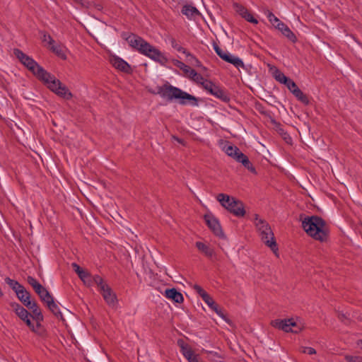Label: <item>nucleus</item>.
Listing matches in <instances>:
<instances>
[{
    "mask_svg": "<svg viewBox=\"0 0 362 362\" xmlns=\"http://www.w3.org/2000/svg\"><path fill=\"white\" fill-rule=\"evenodd\" d=\"M153 94H158L161 98L171 101L174 99L180 100V104L182 105H191L192 106H198V99L187 93L183 91L179 88L175 87L168 83L161 86H157L156 91H151Z\"/></svg>",
    "mask_w": 362,
    "mask_h": 362,
    "instance_id": "1",
    "label": "nucleus"
},
{
    "mask_svg": "<svg viewBox=\"0 0 362 362\" xmlns=\"http://www.w3.org/2000/svg\"><path fill=\"white\" fill-rule=\"evenodd\" d=\"M302 228L309 236L316 240L325 242L327 240L326 223L318 216H305L302 220Z\"/></svg>",
    "mask_w": 362,
    "mask_h": 362,
    "instance_id": "2",
    "label": "nucleus"
},
{
    "mask_svg": "<svg viewBox=\"0 0 362 362\" xmlns=\"http://www.w3.org/2000/svg\"><path fill=\"white\" fill-rule=\"evenodd\" d=\"M255 221L262 242L270 247L274 253H276L278 247L269 224L265 220L259 218L257 214L255 215Z\"/></svg>",
    "mask_w": 362,
    "mask_h": 362,
    "instance_id": "3",
    "label": "nucleus"
},
{
    "mask_svg": "<svg viewBox=\"0 0 362 362\" xmlns=\"http://www.w3.org/2000/svg\"><path fill=\"white\" fill-rule=\"evenodd\" d=\"M13 54L39 80L42 81L45 76H49V72L39 65L33 58L23 53L19 49H14Z\"/></svg>",
    "mask_w": 362,
    "mask_h": 362,
    "instance_id": "4",
    "label": "nucleus"
},
{
    "mask_svg": "<svg viewBox=\"0 0 362 362\" xmlns=\"http://www.w3.org/2000/svg\"><path fill=\"white\" fill-rule=\"evenodd\" d=\"M217 201L230 213L237 217H243L245 214L243 203L228 194L221 193L216 196Z\"/></svg>",
    "mask_w": 362,
    "mask_h": 362,
    "instance_id": "5",
    "label": "nucleus"
},
{
    "mask_svg": "<svg viewBox=\"0 0 362 362\" xmlns=\"http://www.w3.org/2000/svg\"><path fill=\"white\" fill-rule=\"evenodd\" d=\"M42 81L50 90L55 93L57 95L66 100H69L72 98V93L67 87L63 85L59 80L57 79L55 76L50 73H49V76H45Z\"/></svg>",
    "mask_w": 362,
    "mask_h": 362,
    "instance_id": "6",
    "label": "nucleus"
},
{
    "mask_svg": "<svg viewBox=\"0 0 362 362\" xmlns=\"http://www.w3.org/2000/svg\"><path fill=\"white\" fill-rule=\"evenodd\" d=\"M121 37L127 42L130 47L136 49L142 54L145 55L147 49L151 47V45L148 42L136 34L124 32L122 33Z\"/></svg>",
    "mask_w": 362,
    "mask_h": 362,
    "instance_id": "7",
    "label": "nucleus"
},
{
    "mask_svg": "<svg viewBox=\"0 0 362 362\" xmlns=\"http://www.w3.org/2000/svg\"><path fill=\"white\" fill-rule=\"evenodd\" d=\"M271 325L280 330L285 332L298 333L301 330V327L298 325L293 318L288 319H276L271 322Z\"/></svg>",
    "mask_w": 362,
    "mask_h": 362,
    "instance_id": "8",
    "label": "nucleus"
},
{
    "mask_svg": "<svg viewBox=\"0 0 362 362\" xmlns=\"http://www.w3.org/2000/svg\"><path fill=\"white\" fill-rule=\"evenodd\" d=\"M214 49L215 50L217 55L224 60L225 62L232 64L238 70L243 69L247 70L246 66L241 59L238 57L233 56L228 52L223 51L216 43L213 44Z\"/></svg>",
    "mask_w": 362,
    "mask_h": 362,
    "instance_id": "9",
    "label": "nucleus"
},
{
    "mask_svg": "<svg viewBox=\"0 0 362 362\" xmlns=\"http://www.w3.org/2000/svg\"><path fill=\"white\" fill-rule=\"evenodd\" d=\"M273 76L278 82L284 84L292 93L298 88L296 83L292 79L286 76L280 70L276 69Z\"/></svg>",
    "mask_w": 362,
    "mask_h": 362,
    "instance_id": "10",
    "label": "nucleus"
},
{
    "mask_svg": "<svg viewBox=\"0 0 362 362\" xmlns=\"http://www.w3.org/2000/svg\"><path fill=\"white\" fill-rule=\"evenodd\" d=\"M204 220L211 231L218 237H224L223 232L218 221L211 214H206Z\"/></svg>",
    "mask_w": 362,
    "mask_h": 362,
    "instance_id": "11",
    "label": "nucleus"
},
{
    "mask_svg": "<svg viewBox=\"0 0 362 362\" xmlns=\"http://www.w3.org/2000/svg\"><path fill=\"white\" fill-rule=\"evenodd\" d=\"M145 55L163 66H165L168 61V58L160 50L152 45L147 49Z\"/></svg>",
    "mask_w": 362,
    "mask_h": 362,
    "instance_id": "12",
    "label": "nucleus"
},
{
    "mask_svg": "<svg viewBox=\"0 0 362 362\" xmlns=\"http://www.w3.org/2000/svg\"><path fill=\"white\" fill-rule=\"evenodd\" d=\"M104 300L110 306H115L117 303V297L112 288L108 286H103L100 290Z\"/></svg>",
    "mask_w": 362,
    "mask_h": 362,
    "instance_id": "13",
    "label": "nucleus"
},
{
    "mask_svg": "<svg viewBox=\"0 0 362 362\" xmlns=\"http://www.w3.org/2000/svg\"><path fill=\"white\" fill-rule=\"evenodd\" d=\"M111 63L115 68L124 73L129 74L132 71L130 65L119 57L114 56L111 59Z\"/></svg>",
    "mask_w": 362,
    "mask_h": 362,
    "instance_id": "14",
    "label": "nucleus"
},
{
    "mask_svg": "<svg viewBox=\"0 0 362 362\" xmlns=\"http://www.w3.org/2000/svg\"><path fill=\"white\" fill-rule=\"evenodd\" d=\"M275 28L278 29L282 35L286 37L290 41L295 42L297 40L296 36L291 30V29L283 22L279 23L275 25Z\"/></svg>",
    "mask_w": 362,
    "mask_h": 362,
    "instance_id": "15",
    "label": "nucleus"
},
{
    "mask_svg": "<svg viewBox=\"0 0 362 362\" xmlns=\"http://www.w3.org/2000/svg\"><path fill=\"white\" fill-rule=\"evenodd\" d=\"M165 296L167 298L172 300L175 303H181L184 300L182 294L176 288H168L165 291Z\"/></svg>",
    "mask_w": 362,
    "mask_h": 362,
    "instance_id": "16",
    "label": "nucleus"
},
{
    "mask_svg": "<svg viewBox=\"0 0 362 362\" xmlns=\"http://www.w3.org/2000/svg\"><path fill=\"white\" fill-rule=\"evenodd\" d=\"M210 94L220 99L223 102L228 103L230 101V96L228 94V93L225 90H223V88L216 85L213 88V92L211 91Z\"/></svg>",
    "mask_w": 362,
    "mask_h": 362,
    "instance_id": "17",
    "label": "nucleus"
},
{
    "mask_svg": "<svg viewBox=\"0 0 362 362\" xmlns=\"http://www.w3.org/2000/svg\"><path fill=\"white\" fill-rule=\"evenodd\" d=\"M10 305L21 320H25L28 317V315L30 314L26 309L17 303H11Z\"/></svg>",
    "mask_w": 362,
    "mask_h": 362,
    "instance_id": "18",
    "label": "nucleus"
},
{
    "mask_svg": "<svg viewBox=\"0 0 362 362\" xmlns=\"http://www.w3.org/2000/svg\"><path fill=\"white\" fill-rule=\"evenodd\" d=\"M47 306L48 307L49 310L59 319L62 320H64L63 317V315L61 313L59 306L57 304L54 302V298H52L48 303H46Z\"/></svg>",
    "mask_w": 362,
    "mask_h": 362,
    "instance_id": "19",
    "label": "nucleus"
},
{
    "mask_svg": "<svg viewBox=\"0 0 362 362\" xmlns=\"http://www.w3.org/2000/svg\"><path fill=\"white\" fill-rule=\"evenodd\" d=\"M182 13L185 15L188 18L192 19L195 16L199 14L198 9L191 5H185L182 8Z\"/></svg>",
    "mask_w": 362,
    "mask_h": 362,
    "instance_id": "20",
    "label": "nucleus"
},
{
    "mask_svg": "<svg viewBox=\"0 0 362 362\" xmlns=\"http://www.w3.org/2000/svg\"><path fill=\"white\" fill-rule=\"evenodd\" d=\"M49 49L61 59H66V51L62 45L54 43Z\"/></svg>",
    "mask_w": 362,
    "mask_h": 362,
    "instance_id": "21",
    "label": "nucleus"
},
{
    "mask_svg": "<svg viewBox=\"0 0 362 362\" xmlns=\"http://www.w3.org/2000/svg\"><path fill=\"white\" fill-rule=\"evenodd\" d=\"M196 247L208 257H212L214 255V250L202 242H197Z\"/></svg>",
    "mask_w": 362,
    "mask_h": 362,
    "instance_id": "22",
    "label": "nucleus"
},
{
    "mask_svg": "<svg viewBox=\"0 0 362 362\" xmlns=\"http://www.w3.org/2000/svg\"><path fill=\"white\" fill-rule=\"evenodd\" d=\"M240 158V159L238 163H242V165L252 173H257L255 168L253 166L246 155L244 154L243 156H241Z\"/></svg>",
    "mask_w": 362,
    "mask_h": 362,
    "instance_id": "23",
    "label": "nucleus"
},
{
    "mask_svg": "<svg viewBox=\"0 0 362 362\" xmlns=\"http://www.w3.org/2000/svg\"><path fill=\"white\" fill-rule=\"evenodd\" d=\"M173 63L175 66L182 70L185 74L188 76L189 77L192 74V71L194 70L193 69H191L189 66L184 64L182 62L179 61L177 59H173Z\"/></svg>",
    "mask_w": 362,
    "mask_h": 362,
    "instance_id": "24",
    "label": "nucleus"
},
{
    "mask_svg": "<svg viewBox=\"0 0 362 362\" xmlns=\"http://www.w3.org/2000/svg\"><path fill=\"white\" fill-rule=\"evenodd\" d=\"M72 267L82 281H85L86 279L91 277L89 273L81 269L76 263H73Z\"/></svg>",
    "mask_w": 362,
    "mask_h": 362,
    "instance_id": "25",
    "label": "nucleus"
},
{
    "mask_svg": "<svg viewBox=\"0 0 362 362\" xmlns=\"http://www.w3.org/2000/svg\"><path fill=\"white\" fill-rule=\"evenodd\" d=\"M293 95L302 103L305 105H308L310 103V100L308 97L303 93V91L298 88L293 93Z\"/></svg>",
    "mask_w": 362,
    "mask_h": 362,
    "instance_id": "26",
    "label": "nucleus"
},
{
    "mask_svg": "<svg viewBox=\"0 0 362 362\" xmlns=\"http://www.w3.org/2000/svg\"><path fill=\"white\" fill-rule=\"evenodd\" d=\"M27 282L33 288L35 293H40V290L42 289L43 286L40 284L34 277L33 276H28L27 278Z\"/></svg>",
    "mask_w": 362,
    "mask_h": 362,
    "instance_id": "27",
    "label": "nucleus"
},
{
    "mask_svg": "<svg viewBox=\"0 0 362 362\" xmlns=\"http://www.w3.org/2000/svg\"><path fill=\"white\" fill-rule=\"evenodd\" d=\"M5 282L11 288V289L15 291L16 293L21 288L23 287V285L19 284L17 281L10 279L9 277H6L5 279Z\"/></svg>",
    "mask_w": 362,
    "mask_h": 362,
    "instance_id": "28",
    "label": "nucleus"
},
{
    "mask_svg": "<svg viewBox=\"0 0 362 362\" xmlns=\"http://www.w3.org/2000/svg\"><path fill=\"white\" fill-rule=\"evenodd\" d=\"M31 317L36 322V327H41L40 322L43 321L44 317L40 308L32 312Z\"/></svg>",
    "mask_w": 362,
    "mask_h": 362,
    "instance_id": "29",
    "label": "nucleus"
},
{
    "mask_svg": "<svg viewBox=\"0 0 362 362\" xmlns=\"http://www.w3.org/2000/svg\"><path fill=\"white\" fill-rule=\"evenodd\" d=\"M40 300L45 303V304L48 303L52 298H53L52 296L50 293L43 286L42 289L40 290V293H37Z\"/></svg>",
    "mask_w": 362,
    "mask_h": 362,
    "instance_id": "30",
    "label": "nucleus"
},
{
    "mask_svg": "<svg viewBox=\"0 0 362 362\" xmlns=\"http://www.w3.org/2000/svg\"><path fill=\"white\" fill-rule=\"evenodd\" d=\"M187 58V62L194 66L203 67L201 62L189 52L187 51V54H185Z\"/></svg>",
    "mask_w": 362,
    "mask_h": 362,
    "instance_id": "31",
    "label": "nucleus"
},
{
    "mask_svg": "<svg viewBox=\"0 0 362 362\" xmlns=\"http://www.w3.org/2000/svg\"><path fill=\"white\" fill-rule=\"evenodd\" d=\"M41 35V40L43 42H47L48 45V47L52 46L53 44L55 43V41L53 40V38L51 37L49 34L45 31H40V32Z\"/></svg>",
    "mask_w": 362,
    "mask_h": 362,
    "instance_id": "32",
    "label": "nucleus"
},
{
    "mask_svg": "<svg viewBox=\"0 0 362 362\" xmlns=\"http://www.w3.org/2000/svg\"><path fill=\"white\" fill-rule=\"evenodd\" d=\"M264 13L267 15V17L268 18V20L269 22L275 27L276 24L279 23H281V21L276 17L272 12H271L269 10L267 9L264 11Z\"/></svg>",
    "mask_w": 362,
    "mask_h": 362,
    "instance_id": "33",
    "label": "nucleus"
},
{
    "mask_svg": "<svg viewBox=\"0 0 362 362\" xmlns=\"http://www.w3.org/2000/svg\"><path fill=\"white\" fill-rule=\"evenodd\" d=\"M169 40L173 48L176 49L177 52H182L183 54H187V50L182 47V46H180L174 37H170Z\"/></svg>",
    "mask_w": 362,
    "mask_h": 362,
    "instance_id": "34",
    "label": "nucleus"
},
{
    "mask_svg": "<svg viewBox=\"0 0 362 362\" xmlns=\"http://www.w3.org/2000/svg\"><path fill=\"white\" fill-rule=\"evenodd\" d=\"M189 78L197 83H199L201 85H202L206 80L201 74H197L195 70L192 71V74L190 75Z\"/></svg>",
    "mask_w": 362,
    "mask_h": 362,
    "instance_id": "35",
    "label": "nucleus"
},
{
    "mask_svg": "<svg viewBox=\"0 0 362 362\" xmlns=\"http://www.w3.org/2000/svg\"><path fill=\"white\" fill-rule=\"evenodd\" d=\"M223 150L225 153L228 156H231L234 151H238V148L235 146L232 145L231 144L227 142V144L223 146Z\"/></svg>",
    "mask_w": 362,
    "mask_h": 362,
    "instance_id": "36",
    "label": "nucleus"
},
{
    "mask_svg": "<svg viewBox=\"0 0 362 362\" xmlns=\"http://www.w3.org/2000/svg\"><path fill=\"white\" fill-rule=\"evenodd\" d=\"M202 86L204 90L210 93L211 91L213 92V88L216 86V84L211 81L205 80Z\"/></svg>",
    "mask_w": 362,
    "mask_h": 362,
    "instance_id": "37",
    "label": "nucleus"
},
{
    "mask_svg": "<svg viewBox=\"0 0 362 362\" xmlns=\"http://www.w3.org/2000/svg\"><path fill=\"white\" fill-rule=\"evenodd\" d=\"M16 294L20 301L23 300L26 296H30V293L24 288V286L21 288Z\"/></svg>",
    "mask_w": 362,
    "mask_h": 362,
    "instance_id": "38",
    "label": "nucleus"
},
{
    "mask_svg": "<svg viewBox=\"0 0 362 362\" xmlns=\"http://www.w3.org/2000/svg\"><path fill=\"white\" fill-rule=\"evenodd\" d=\"M234 7L235 8L236 12L238 13L239 15H240L243 18L248 11L245 6L237 3L234 4Z\"/></svg>",
    "mask_w": 362,
    "mask_h": 362,
    "instance_id": "39",
    "label": "nucleus"
},
{
    "mask_svg": "<svg viewBox=\"0 0 362 362\" xmlns=\"http://www.w3.org/2000/svg\"><path fill=\"white\" fill-rule=\"evenodd\" d=\"M93 282L98 285V286L99 287L100 290L102 288V286H106L107 285V284H105L103 279L102 277H100V276L98 275H95L93 276Z\"/></svg>",
    "mask_w": 362,
    "mask_h": 362,
    "instance_id": "40",
    "label": "nucleus"
},
{
    "mask_svg": "<svg viewBox=\"0 0 362 362\" xmlns=\"http://www.w3.org/2000/svg\"><path fill=\"white\" fill-rule=\"evenodd\" d=\"M193 288L202 297V300L206 298L209 294L199 285L194 284Z\"/></svg>",
    "mask_w": 362,
    "mask_h": 362,
    "instance_id": "41",
    "label": "nucleus"
},
{
    "mask_svg": "<svg viewBox=\"0 0 362 362\" xmlns=\"http://www.w3.org/2000/svg\"><path fill=\"white\" fill-rule=\"evenodd\" d=\"M30 318H31V314L30 313L29 315H28V317L25 320H22L25 322V324L30 327V329L32 331L36 332H37V329L39 327H37L31 322Z\"/></svg>",
    "mask_w": 362,
    "mask_h": 362,
    "instance_id": "42",
    "label": "nucleus"
},
{
    "mask_svg": "<svg viewBox=\"0 0 362 362\" xmlns=\"http://www.w3.org/2000/svg\"><path fill=\"white\" fill-rule=\"evenodd\" d=\"M203 300L209 305V307L214 310V308H216L218 304L215 303V301L213 300V298L208 295L206 298L203 299Z\"/></svg>",
    "mask_w": 362,
    "mask_h": 362,
    "instance_id": "43",
    "label": "nucleus"
},
{
    "mask_svg": "<svg viewBox=\"0 0 362 362\" xmlns=\"http://www.w3.org/2000/svg\"><path fill=\"white\" fill-rule=\"evenodd\" d=\"M256 110L259 113H261L262 115H264L266 117H271L270 112L269 111H267L262 105L257 104L256 105Z\"/></svg>",
    "mask_w": 362,
    "mask_h": 362,
    "instance_id": "44",
    "label": "nucleus"
},
{
    "mask_svg": "<svg viewBox=\"0 0 362 362\" xmlns=\"http://www.w3.org/2000/svg\"><path fill=\"white\" fill-rule=\"evenodd\" d=\"M300 351L303 354H307L308 355H313L316 354V351L315 349L312 347H307V346H301L300 348Z\"/></svg>",
    "mask_w": 362,
    "mask_h": 362,
    "instance_id": "45",
    "label": "nucleus"
},
{
    "mask_svg": "<svg viewBox=\"0 0 362 362\" xmlns=\"http://www.w3.org/2000/svg\"><path fill=\"white\" fill-rule=\"evenodd\" d=\"M243 18H245L247 21L254 24H257L258 23L257 20L248 11L247 13H245V15L243 16Z\"/></svg>",
    "mask_w": 362,
    "mask_h": 362,
    "instance_id": "46",
    "label": "nucleus"
},
{
    "mask_svg": "<svg viewBox=\"0 0 362 362\" xmlns=\"http://www.w3.org/2000/svg\"><path fill=\"white\" fill-rule=\"evenodd\" d=\"M214 312H216V313L220 316L221 318H223V320H225L226 322H228L229 320L226 318V316L224 315V313H223V311L221 310V309L219 308L218 305L214 308L213 310Z\"/></svg>",
    "mask_w": 362,
    "mask_h": 362,
    "instance_id": "47",
    "label": "nucleus"
},
{
    "mask_svg": "<svg viewBox=\"0 0 362 362\" xmlns=\"http://www.w3.org/2000/svg\"><path fill=\"white\" fill-rule=\"evenodd\" d=\"M214 312H216V313L220 316L221 318H223V320H225L226 322H228L229 320L226 318V316L224 315V313H223V311L221 310V309L219 308L218 305L214 308L213 310Z\"/></svg>",
    "mask_w": 362,
    "mask_h": 362,
    "instance_id": "48",
    "label": "nucleus"
},
{
    "mask_svg": "<svg viewBox=\"0 0 362 362\" xmlns=\"http://www.w3.org/2000/svg\"><path fill=\"white\" fill-rule=\"evenodd\" d=\"M244 153L240 151V150L238 148V151H234L233 155H231V158H233L234 160H235L237 162L240 160V158L241 156H243Z\"/></svg>",
    "mask_w": 362,
    "mask_h": 362,
    "instance_id": "49",
    "label": "nucleus"
},
{
    "mask_svg": "<svg viewBox=\"0 0 362 362\" xmlns=\"http://www.w3.org/2000/svg\"><path fill=\"white\" fill-rule=\"evenodd\" d=\"M26 308L30 305L32 300H30V296H26L23 300L21 301Z\"/></svg>",
    "mask_w": 362,
    "mask_h": 362,
    "instance_id": "50",
    "label": "nucleus"
},
{
    "mask_svg": "<svg viewBox=\"0 0 362 362\" xmlns=\"http://www.w3.org/2000/svg\"><path fill=\"white\" fill-rule=\"evenodd\" d=\"M28 308L29 310H30L32 312L34 310H36L37 309H40L37 303L35 300L32 301L30 305H29V307H28Z\"/></svg>",
    "mask_w": 362,
    "mask_h": 362,
    "instance_id": "51",
    "label": "nucleus"
},
{
    "mask_svg": "<svg viewBox=\"0 0 362 362\" xmlns=\"http://www.w3.org/2000/svg\"><path fill=\"white\" fill-rule=\"evenodd\" d=\"M76 3L81 4L82 6L88 8L89 6V1L88 0H78Z\"/></svg>",
    "mask_w": 362,
    "mask_h": 362,
    "instance_id": "52",
    "label": "nucleus"
},
{
    "mask_svg": "<svg viewBox=\"0 0 362 362\" xmlns=\"http://www.w3.org/2000/svg\"><path fill=\"white\" fill-rule=\"evenodd\" d=\"M338 317H339V319L341 322H344V323H346V322L345 320H347V317H346V315H345V314H344V313H339V314L338 315Z\"/></svg>",
    "mask_w": 362,
    "mask_h": 362,
    "instance_id": "53",
    "label": "nucleus"
},
{
    "mask_svg": "<svg viewBox=\"0 0 362 362\" xmlns=\"http://www.w3.org/2000/svg\"><path fill=\"white\" fill-rule=\"evenodd\" d=\"M286 136L284 137V139L285 140H288V139L289 140H291V138L286 134V133H284ZM288 142V141H286Z\"/></svg>",
    "mask_w": 362,
    "mask_h": 362,
    "instance_id": "54",
    "label": "nucleus"
},
{
    "mask_svg": "<svg viewBox=\"0 0 362 362\" xmlns=\"http://www.w3.org/2000/svg\"><path fill=\"white\" fill-rule=\"evenodd\" d=\"M279 132H280L281 134H283V133H284V130H283L281 128H280V129H279Z\"/></svg>",
    "mask_w": 362,
    "mask_h": 362,
    "instance_id": "55",
    "label": "nucleus"
},
{
    "mask_svg": "<svg viewBox=\"0 0 362 362\" xmlns=\"http://www.w3.org/2000/svg\"><path fill=\"white\" fill-rule=\"evenodd\" d=\"M272 122L273 123H276V122H275V120H274V119H272Z\"/></svg>",
    "mask_w": 362,
    "mask_h": 362,
    "instance_id": "56",
    "label": "nucleus"
},
{
    "mask_svg": "<svg viewBox=\"0 0 362 362\" xmlns=\"http://www.w3.org/2000/svg\"><path fill=\"white\" fill-rule=\"evenodd\" d=\"M75 2H76L78 0H74Z\"/></svg>",
    "mask_w": 362,
    "mask_h": 362,
    "instance_id": "57",
    "label": "nucleus"
}]
</instances>
